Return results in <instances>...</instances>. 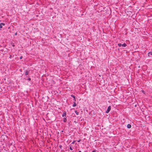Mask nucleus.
<instances>
[{"label":"nucleus","mask_w":152,"mask_h":152,"mask_svg":"<svg viewBox=\"0 0 152 152\" xmlns=\"http://www.w3.org/2000/svg\"><path fill=\"white\" fill-rule=\"evenodd\" d=\"M111 109V107L110 106H109L107 108V110L106 111V113H109V111H110Z\"/></svg>","instance_id":"obj_1"},{"label":"nucleus","mask_w":152,"mask_h":152,"mask_svg":"<svg viewBox=\"0 0 152 152\" xmlns=\"http://www.w3.org/2000/svg\"><path fill=\"white\" fill-rule=\"evenodd\" d=\"M5 25V24L4 23H1L0 24V29L2 28V26H4Z\"/></svg>","instance_id":"obj_2"},{"label":"nucleus","mask_w":152,"mask_h":152,"mask_svg":"<svg viewBox=\"0 0 152 152\" xmlns=\"http://www.w3.org/2000/svg\"><path fill=\"white\" fill-rule=\"evenodd\" d=\"M66 112L65 111H64L63 112V114L62 115V116L63 117H66Z\"/></svg>","instance_id":"obj_3"},{"label":"nucleus","mask_w":152,"mask_h":152,"mask_svg":"<svg viewBox=\"0 0 152 152\" xmlns=\"http://www.w3.org/2000/svg\"><path fill=\"white\" fill-rule=\"evenodd\" d=\"M71 96L73 98V100L74 101L76 102V99L75 96L73 95L72 94L71 95Z\"/></svg>","instance_id":"obj_4"},{"label":"nucleus","mask_w":152,"mask_h":152,"mask_svg":"<svg viewBox=\"0 0 152 152\" xmlns=\"http://www.w3.org/2000/svg\"><path fill=\"white\" fill-rule=\"evenodd\" d=\"M127 127L128 128L130 129L131 127V125L130 124H128L127 125Z\"/></svg>","instance_id":"obj_5"},{"label":"nucleus","mask_w":152,"mask_h":152,"mask_svg":"<svg viewBox=\"0 0 152 152\" xmlns=\"http://www.w3.org/2000/svg\"><path fill=\"white\" fill-rule=\"evenodd\" d=\"M29 71L27 70H26L25 73V75H27L28 74Z\"/></svg>","instance_id":"obj_6"},{"label":"nucleus","mask_w":152,"mask_h":152,"mask_svg":"<svg viewBox=\"0 0 152 152\" xmlns=\"http://www.w3.org/2000/svg\"><path fill=\"white\" fill-rule=\"evenodd\" d=\"M67 121V119L66 118V117H64L63 118V121L64 122H66Z\"/></svg>","instance_id":"obj_7"},{"label":"nucleus","mask_w":152,"mask_h":152,"mask_svg":"<svg viewBox=\"0 0 152 152\" xmlns=\"http://www.w3.org/2000/svg\"><path fill=\"white\" fill-rule=\"evenodd\" d=\"M127 45L126 44L124 43L122 45V46L123 47H125Z\"/></svg>","instance_id":"obj_8"},{"label":"nucleus","mask_w":152,"mask_h":152,"mask_svg":"<svg viewBox=\"0 0 152 152\" xmlns=\"http://www.w3.org/2000/svg\"><path fill=\"white\" fill-rule=\"evenodd\" d=\"M76 105H77L76 103V102H75L74 101V104H73L72 106L73 107H74L76 106Z\"/></svg>","instance_id":"obj_9"},{"label":"nucleus","mask_w":152,"mask_h":152,"mask_svg":"<svg viewBox=\"0 0 152 152\" xmlns=\"http://www.w3.org/2000/svg\"><path fill=\"white\" fill-rule=\"evenodd\" d=\"M75 112L77 115H79V113L78 112L77 110H75Z\"/></svg>","instance_id":"obj_10"},{"label":"nucleus","mask_w":152,"mask_h":152,"mask_svg":"<svg viewBox=\"0 0 152 152\" xmlns=\"http://www.w3.org/2000/svg\"><path fill=\"white\" fill-rule=\"evenodd\" d=\"M118 46L119 47H121V46H122V44L121 43H118Z\"/></svg>","instance_id":"obj_11"},{"label":"nucleus","mask_w":152,"mask_h":152,"mask_svg":"<svg viewBox=\"0 0 152 152\" xmlns=\"http://www.w3.org/2000/svg\"><path fill=\"white\" fill-rule=\"evenodd\" d=\"M69 149H70L71 150H73V148H72L71 146H70Z\"/></svg>","instance_id":"obj_12"},{"label":"nucleus","mask_w":152,"mask_h":152,"mask_svg":"<svg viewBox=\"0 0 152 152\" xmlns=\"http://www.w3.org/2000/svg\"><path fill=\"white\" fill-rule=\"evenodd\" d=\"M148 53L150 54L151 55H152V52H148Z\"/></svg>","instance_id":"obj_13"},{"label":"nucleus","mask_w":152,"mask_h":152,"mask_svg":"<svg viewBox=\"0 0 152 152\" xmlns=\"http://www.w3.org/2000/svg\"><path fill=\"white\" fill-rule=\"evenodd\" d=\"M27 80H29V81H30V80H31V78H28L27 79Z\"/></svg>","instance_id":"obj_14"},{"label":"nucleus","mask_w":152,"mask_h":152,"mask_svg":"<svg viewBox=\"0 0 152 152\" xmlns=\"http://www.w3.org/2000/svg\"><path fill=\"white\" fill-rule=\"evenodd\" d=\"M96 150H94L92 152H96Z\"/></svg>","instance_id":"obj_15"},{"label":"nucleus","mask_w":152,"mask_h":152,"mask_svg":"<svg viewBox=\"0 0 152 152\" xmlns=\"http://www.w3.org/2000/svg\"><path fill=\"white\" fill-rule=\"evenodd\" d=\"M23 58V57L22 56H21L20 57V59H22Z\"/></svg>","instance_id":"obj_16"},{"label":"nucleus","mask_w":152,"mask_h":152,"mask_svg":"<svg viewBox=\"0 0 152 152\" xmlns=\"http://www.w3.org/2000/svg\"><path fill=\"white\" fill-rule=\"evenodd\" d=\"M59 147L61 148H62V146L61 145H59Z\"/></svg>","instance_id":"obj_17"},{"label":"nucleus","mask_w":152,"mask_h":152,"mask_svg":"<svg viewBox=\"0 0 152 152\" xmlns=\"http://www.w3.org/2000/svg\"><path fill=\"white\" fill-rule=\"evenodd\" d=\"M142 92L144 93H145V91L143 90H142Z\"/></svg>","instance_id":"obj_18"},{"label":"nucleus","mask_w":152,"mask_h":152,"mask_svg":"<svg viewBox=\"0 0 152 152\" xmlns=\"http://www.w3.org/2000/svg\"><path fill=\"white\" fill-rule=\"evenodd\" d=\"M148 57H150V54H149L148 53Z\"/></svg>","instance_id":"obj_19"},{"label":"nucleus","mask_w":152,"mask_h":152,"mask_svg":"<svg viewBox=\"0 0 152 152\" xmlns=\"http://www.w3.org/2000/svg\"><path fill=\"white\" fill-rule=\"evenodd\" d=\"M80 141V140H79L77 141L78 142H79Z\"/></svg>","instance_id":"obj_20"},{"label":"nucleus","mask_w":152,"mask_h":152,"mask_svg":"<svg viewBox=\"0 0 152 152\" xmlns=\"http://www.w3.org/2000/svg\"><path fill=\"white\" fill-rule=\"evenodd\" d=\"M75 142V141H73L72 142V144H74V142Z\"/></svg>","instance_id":"obj_21"},{"label":"nucleus","mask_w":152,"mask_h":152,"mask_svg":"<svg viewBox=\"0 0 152 152\" xmlns=\"http://www.w3.org/2000/svg\"><path fill=\"white\" fill-rule=\"evenodd\" d=\"M17 34V33H15V35H16Z\"/></svg>","instance_id":"obj_22"},{"label":"nucleus","mask_w":152,"mask_h":152,"mask_svg":"<svg viewBox=\"0 0 152 152\" xmlns=\"http://www.w3.org/2000/svg\"><path fill=\"white\" fill-rule=\"evenodd\" d=\"M12 46H13V47H14V46H15V45H12Z\"/></svg>","instance_id":"obj_23"},{"label":"nucleus","mask_w":152,"mask_h":152,"mask_svg":"<svg viewBox=\"0 0 152 152\" xmlns=\"http://www.w3.org/2000/svg\"><path fill=\"white\" fill-rule=\"evenodd\" d=\"M79 152H82L81 151H79Z\"/></svg>","instance_id":"obj_24"},{"label":"nucleus","mask_w":152,"mask_h":152,"mask_svg":"<svg viewBox=\"0 0 152 152\" xmlns=\"http://www.w3.org/2000/svg\"><path fill=\"white\" fill-rule=\"evenodd\" d=\"M11 55H10V57H11Z\"/></svg>","instance_id":"obj_25"}]
</instances>
